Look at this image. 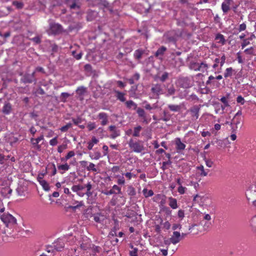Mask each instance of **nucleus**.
Here are the masks:
<instances>
[{"label": "nucleus", "mask_w": 256, "mask_h": 256, "mask_svg": "<svg viewBox=\"0 0 256 256\" xmlns=\"http://www.w3.org/2000/svg\"><path fill=\"white\" fill-rule=\"evenodd\" d=\"M200 108V106L195 105L191 108L190 110V112L192 116L196 120L198 119L199 116V112Z\"/></svg>", "instance_id": "nucleus-16"}, {"label": "nucleus", "mask_w": 256, "mask_h": 256, "mask_svg": "<svg viewBox=\"0 0 256 256\" xmlns=\"http://www.w3.org/2000/svg\"><path fill=\"white\" fill-rule=\"evenodd\" d=\"M136 112L138 113V116L140 118H146V114L144 110L140 108H136Z\"/></svg>", "instance_id": "nucleus-47"}, {"label": "nucleus", "mask_w": 256, "mask_h": 256, "mask_svg": "<svg viewBox=\"0 0 256 256\" xmlns=\"http://www.w3.org/2000/svg\"><path fill=\"white\" fill-rule=\"evenodd\" d=\"M190 68L196 71H200V64L196 62H191L190 65Z\"/></svg>", "instance_id": "nucleus-33"}, {"label": "nucleus", "mask_w": 256, "mask_h": 256, "mask_svg": "<svg viewBox=\"0 0 256 256\" xmlns=\"http://www.w3.org/2000/svg\"><path fill=\"white\" fill-rule=\"evenodd\" d=\"M66 4L70 10H78L82 2V0H66Z\"/></svg>", "instance_id": "nucleus-7"}, {"label": "nucleus", "mask_w": 256, "mask_h": 256, "mask_svg": "<svg viewBox=\"0 0 256 256\" xmlns=\"http://www.w3.org/2000/svg\"><path fill=\"white\" fill-rule=\"evenodd\" d=\"M5 10H6V12L2 15V16H8L12 10V8L10 6L3 8V10L4 11Z\"/></svg>", "instance_id": "nucleus-60"}, {"label": "nucleus", "mask_w": 256, "mask_h": 256, "mask_svg": "<svg viewBox=\"0 0 256 256\" xmlns=\"http://www.w3.org/2000/svg\"><path fill=\"white\" fill-rule=\"evenodd\" d=\"M240 118L234 117L232 122H230V125H235L238 126L240 123Z\"/></svg>", "instance_id": "nucleus-50"}, {"label": "nucleus", "mask_w": 256, "mask_h": 256, "mask_svg": "<svg viewBox=\"0 0 256 256\" xmlns=\"http://www.w3.org/2000/svg\"><path fill=\"white\" fill-rule=\"evenodd\" d=\"M250 226L252 227H256V215L252 218L250 220Z\"/></svg>", "instance_id": "nucleus-63"}, {"label": "nucleus", "mask_w": 256, "mask_h": 256, "mask_svg": "<svg viewBox=\"0 0 256 256\" xmlns=\"http://www.w3.org/2000/svg\"><path fill=\"white\" fill-rule=\"evenodd\" d=\"M166 50V48L165 46H162L156 52L155 56L158 57L159 56H162Z\"/></svg>", "instance_id": "nucleus-35"}, {"label": "nucleus", "mask_w": 256, "mask_h": 256, "mask_svg": "<svg viewBox=\"0 0 256 256\" xmlns=\"http://www.w3.org/2000/svg\"><path fill=\"white\" fill-rule=\"evenodd\" d=\"M111 7L112 10V16H118L120 10L122 8L120 0H115L112 4H111Z\"/></svg>", "instance_id": "nucleus-8"}, {"label": "nucleus", "mask_w": 256, "mask_h": 256, "mask_svg": "<svg viewBox=\"0 0 256 256\" xmlns=\"http://www.w3.org/2000/svg\"><path fill=\"white\" fill-rule=\"evenodd\" d=\"M84 70L86 72V75L88 76L90 73H92L94 70L90 64H86L84 66Z\"/></svg>", "instance_id": "nucleus-42"}, {"label": "nucleus", "mask_w": 256, "mask_h": 256, "mask_svg": "<svg viewBox=\"0 0 256 256\" xmlns=\"http://www.w3.org/2000/svg\"><path fill=\"white\" fill-rule=\"evenodd\" d=\"M166 197L165 195H164V198H161L160 202H158L159 206L160 209L163 208L164 207H166Z\"/></svg>", "instance_id": "nucleus-44"}, {"label": "nucleus", "mask_w": 256, "mask_h": 256, "mask_svg": "<svg viewBox=\"0 0 256 256\" xmlns=\"http://www.w3.org/2000/svg\"><path fill=\"white\" fill-rule=\"evenodd\" d=\"M160 210L164 212L167 216H170L172 214V210L168 206L164 207L160 209Z\"/></svg>", "instance_id": "nucleus-55"}, {"label": "nucleus", "mask_w": 256, "mask_h": 256, "mask_svg": "<svg viewBox=\"0 0 256 256\" xmlns=\"http://www.w3.org/2000/svg\"><path fill=\"white\" fill-rule=\"evenodd\" d=\"M92 6H98L100 8L103 10L105 12L108 10L112 16V8L111 7V4H110L106 0H92Z\"/></svg>", "instance_id": "nucleus-2"}, {"label": "nucleus", "mask_w": 256, "mask_h": 256, "mask_svg": "<svg viewBox=\"0 0 256 256\" xmlns=\"http://www.w3.org/2000/svg\"><path fill=\"white\" fill-rule=\"evenodd\" d=\"M130 148L136 152H141L144 150V147L141 142H134L132 139H130L128 142Z\"/></svg>", "instance_id": "nucleus-6"}, {"label": "nucleus", "mask_w": 256, "mask_h": 256, "mask_svg": "<svg viewBox=\"0 0 256 256\" xmlns=\"http://www.w3.org/2000/svg\"><path fill=\"white\" fill-rule=\"evenodd\" d=\"M172 163V162L170 161V160H168V161L162 162V166L161 168L163 171L165 170L166 168V166L167 165H170Z\"/></svg>", "instance_id": "nucleus-58"}, {"label": "nucleus", "mask_w": 256, "mask_h": 256, "mask_svg": "<svg viewBox=\"0 0 256 256\" xmlns=\"http://www.w3.org/2000/svg\"><path fill=\"white\" fill-rule=\"evenodd\" d=\"M115 93L116 94V98L117 100H118L122 102H124L126 101L124 93L118 90H116Z\"/></svg>", "instance_id": "nucleus-26"}, {"label": "nucleus", "mask_w": 256, "mask_h": 256, "mask_svg": "<svg viewBox=\"0 0 256 256\" xmlns=\"http://www.w3.org/2000/svg\"><path fill=\"white\" fill-rule=\"evenodd\" d=\"M216 39L217 40H219V42L224 44L226 42V40L224 39V36L220 34H218L216 35Z\"/></svg>", "instance_id": "nucleus-48"}, {"label": "nucleus", "mask_w": 256, "mask_h": 256, "mask_svg": "<svg viewBox=\"0 0 256 256\" xmlns=\"http://www.w3.org/2000/svg\"><path fill=\"white\" fill-rule=\"evenodd\" d=\"M232 0H224L222 4V9L224 13H226L230 9V3Z\"/></svg>", "instance_id": "nucleus-22"}, {"label": "nucleus", "mask_w": 256, "mask_h": 256, "mask_svg": "<svg viewBox=\"0 0 256 256\" xmlns=\"http://www.w3.org/2000/svg\"><path fill=\"white\" fill-rule=\"evenodd\" d=\"M51 0H38V4H40V6L38 7L36 4L32 6L33 8L38 11H43L46 8V4L50 2Z\"/></svg>", "instance_id": "nucleus-11"}, {"label": "nucleus", "mask_w": 256, "mask_h": 256, "mask_svg": "<svg viewBox=\"0 0 256 256\" xmlns=\"http://www.w3.org/2000/svg\"><path fill=\"white\" fill-rule=\"evenodd\" d=\"M169 74L168 72H164L160 76H158L157 78L161 82H164L168 78Z\"/></svg>", "instance_id": "nucleus-37"}, {"label": "nucleus", "mask_w": 256, "mask_h": 256, "mask_svg": "<svg viewBox=\"0 0 256 256\" xmlns=\"http://www.w3.org/2000/svg\"><path fill=\"white\" fill-rule=\"evenodd\" d=\"M197 169L200 170V175L201 176H206L208 175V173L209 172L208 170H204V167L203 166L200 165V166H198L197 167Z\"/></svg>", "instance_id": "nucleus-41"}, {"label": "nucleus", "mask_w": 256, "mask_h": 256, "mask_svg": "<svg viewBox=\"0 0 256 256\" xmlns=\"http://www.w3.org/2000/svg\"><path fill=\"white\" fill-rule=\"evenodd\" d=\"M176 148L177 152L181 153L182 150H184L186 144L181 142L180 138H177L175 140Z\"/></svg>", "instance_id": "nucleus-15"}, {"label": "nucleus", "mask_w": 256, "mask_h": 256, "mask_svg": "<svg viewBox=\"0 0 256 256\" xmlns=\"http://www.w3.org/2000/svg\"><path fill=\"white\" fill-rule=\"evenodd\" d=\"M38 181L45 190L48 191L50 190L49 184L46 181L42 179L41 177L38 178Z\"/></svg>", "instance_id": "nucleus-25"}, {"label": "nucleus", "mask_w": 256, "mask_h": 256, "mask_svg": "<svg viewBox=\"0 0 256 256\" xmlns=\"http://www.w3.org/2000/svg\"><path fill=\"white\" fill-rule=\"evenodd\" d=\"M76 203L78 204L76 206H70L68 207V208L72 209V210H75L76 208H78L82 206H84V203H83L82 201H81L80 202L77 201L76 202Z\"/></svg>", "instance_id": "nucleus-45"}, {"label": "nucleus", "mask_w": 256, "mask_h": 256, "mask_svg": "<svg viewBox=\"0 0 256 256\" xmlns=\"http://www.w3.org/2000/svg\"><path fill=\"white\" fill-rule=\"evenodd\" d=\"M48 23L49 28L46 30V32L49 35H58L63 32L62 27L60 24L54 22L51 20H49Z\"/></svg>", "instance_id": "nucleus-1"}, {"label": "nucleus", "mask_w": 256, "mask_h": 256, "mask_svg": "<svg viewBox=\"0 0 256 256\" xmlns=\"http://www.w3.org/2000/svg\"><path fill=\"white\" fill-rule=\"evenodd\" d=\"M12 5L14 6L17 9L21 10L24 6V4L22 2L14 0L12 2Z\"/></svg>", "instance_id": "nucleus-36"}, {"label": "nucleus", "mask_w": 256, "mask_h": 256, "mask_svg": "<svg viewBox=\"0 0 256 256\" xmlns=\"http://www.w3.org/2000/svg\"><path fill=\"white\" fill-rule=\"evenodd\" d=\"M127 192L130 196H134L136 195V191L135 188L132 186H129L128 187Z\"/></svg>", "instance_id": "nucleus-38"}, {"label": "nucleus", "mask_w": 256, "mask_h": 256, "mask_svg": "<svg viewBox=\"0 0 256 256\" xmlns=\"http://www.w3.org/2000/svg\"><path fill=\"white\" fill-rule=\"evenodd\" d=\"M98 16V12L95 10H90L87 12L86 20L88 21L94 20Z\"/></svg>", "instance_id": "nucleus-18"}, {"label": "nucleus", "mask_w": 256, "mask_h": 256, "mask_svg": "<svg viewBox=\"0 0 256 256\" xmlns=\"http://www.w3.org/2000/svg\"><path fill=\"white\" fill-rule=\"evenodd\" d=\"M181 240V234L180 232L174 231L172 237L170 238L171 243L176 244L179 242Z\"/></svg>", "instance_id": "nucleus-13"}, {"label": "nucleus", "mask_w": 256, "mask_h": 256, "mask_svg": "<svg viewBox=\"0 0 256 256\" xmlns=\"http://www.w3.org/2000/svg\"><path fill=\"white\" fill-rule=\"evenodd\" d=\"M12 111V106L10 103H6L2 110V112L5 114H9Z\"/></svg>", "instance_id": "nucleus-24"}, {"label": "nucleus", "mask_w": 256, "mask_h": 256, "mask_svg": "<svg viewBox=\"0 0 256 256\" xmlns=\"http://www.w3.org/2000/svg\"><path fill=\"white\" fill-rule=\"evenodd\" d=\"M121 188L120 187L116 185H114L112 186V188L108 191L105 192H104L106 195H110L114 194H121Z\"/></svg>", "instance_id": "nucleus-19"}, {"label": "nucleus", "mask_w": 256, "mask_h": 256, "mask_svg": "<svg viewBox=\"0 0 256 256\" xmlns=\"http://www.w3.org/2000/svg\"><path fill=\"white\" fill-rule=\"evenodd\" d=\"M246 196L248 200L252 199L256 196V182L250 185L247 190Z\"/></svg>", "instance_id": "nucleus-10"}, {"label": "nucleus", "mask_w": 256, "mask_h": 256, "mask_svg": "<svg viewBox=\"0 0 256 256\" xmlns=\"http://www.w3.org/2000/svg\"><path fill=\"white\" fill-rule=\"evenodd\" d=\"M220 100L223 103V104H224V105H221L220 106V108H222V114H223L224 112V110L225 109L226 107L229 106L230 104H228V100H226V98L225 96L222 97L220 98Z\"/></svg>", "instance_id": "nucleus-32"}, {"label": "nucleus", "mask_w": 256, "mask_h": 256, "mask_svg": "<svg viewBox=\"0 0 256 256\" xmlns=\"http://www.w3.org/2000/svg\"><path fill=\"white\" fill-rule=\"evenodd\" d=\"M112 134L110 135V138L112 139L116 138L117 136H120V130H116L112 132Z\"/></svg>", "instance_id": "nucleus-54"}, {"label": "nucleus", "mask_w": 256, "mask_h": 256, "mask_svg": "<svg viewBox=\"0 0 256 256\" xmlns=\"http://www.w3.org/2000/svg\"><path fill=\"white\" fill-rule=\"evenodd\" d=\"M164 198V194H158L156 195L152 198V200L154 202H156L158 204L161 198Z\"/></svg>", "instance_id": "nucleus-53"}, {"label": "nucleus", "mask_w": 256, "mask_h": 256, "mask_svg": "<svg viewBox=\"0 0 256 256\" xmlns=\"http://www.w3.org/2000/svg\"><path fill=\"white\" fill-rule=\"evenodd\" d=\"M58 168L59 170L67 171L70 169V167L67 163H65L64 164L58 166Z\"/></svg>", "instance_id": "nucleus-46"}, {"label": "nucleus", "mask_w": 256, "mask_h": 256, "mask_svg": "<svg viewBox=\"0 0 256 256\" xmlns=\"http://www.w3.org/2000/svg\"><path fill=\"white\" fill-rule=\"evenodd\" d=\"M138 249L136 248H134L133 250L130 252V256H138Z\"/></svg>", "instance_id": "nucleus-64"}, {"label": "nucleus", "mask_w": 256, "mask_h": 256, "mask_svg": "<svg viewBox=\"0 0 256 256\" xmlns=\"http://www.w3.org/2000/svg\"><path fill=\"white\" fill-rule=\"evenodd\" d=\"M232 72L233 69L232 68H227L226 70V72H224V78H226L228 77L231 76H232Z\"/></svg>", "instance_id": "nucleus-49"}, {"label": "nucleus", "mask_w": 256, "mask_h": 256, "mask_svg": "<svg viewBox=\"0 0 256 256\" xmlns=\"http://www.w3.org/2000/svg\"><path fill=\"white\" fill-rule=\"evenodd\" d=\"M168 108L172 112H180L182 109V106L176 104H168Z\"/></svg>", "instance_id": "nucleus-29"}, {"label": "nucleus", "mask_w": 256, "mask_h": 256, "mask_svg": "<svg viewBox=\"0 0 256 256\" xmlns=\"http://www.w3.org/2000/svg\"><path fill=\"white\" fill-rule=\"evenodd\" d=\"M163 116L160 119L164 122H168L170 120L171 115L166 111L164 110L163 112Z\"/></svg>", "instance_id": "nucleus-39"}, {"label": "nucleus", "mask_w": 256, "mask_h": 256, "mask_svg": "<svg viewBox=\"0 0 256 256\" xmlns=\"http://www.w3.org/2000/svg\"><path fill=\"white\" fill-rule=\"evenodd\" d=\"M142 130V127L140 126H138L134 128V133L132 134L133 136L138 137L140 136V132Z\"/></svg>", "instance_id": "nucleus-40"}, {"label": "nucleus", "mask_w": 256, "mask_h": 256, "mask_svg": "<svg viewBox=\"0 0 256 256\" xmlns=\"http://www.w3.org/2000/svg\"><path fill=\"white\" fill-rule=\"evenodd\" d=\"M176 85L183 88H188L193 86V81L188 77H180L176 82Z\"/></svg>", "instance_id": "nucleus-3"}, {"label": "nucleus", "mask_w": 256, "mask_h": 256, "mask_svg": "<svg viewBox=\"0 0 256 256\" xmlns=\"http://www.w3.org/2000/svg\"><path fill=\"white\" fill-rule=\"evenodd\" d=\"M0 219L6 226L12 228L16 224V220L10 214H4L0 216Z\"/></svg>", "instance_id": "nucleus-4"}, {"label": "nucleus", "mask_w": 256, "mask_h": 256, "mask_svg": "<svg viewBox=\"0 0 256 256\" xmlns=\"http://www.w3.org/2000/svg\"><path fill=\"white\" fill-rule=\"evenodd\" d=\"M200 71L204 72V70H206L208 68V65L207 64L202 62L200 64Z\"/></svg>", "instance_id": "nucleus-59"}, {"label": "nucleus", "mask_w": 256, "mask_h": 256, "mask_svg": "<svg viewBox=\"0 0 256 256\" xmlns=\"http://www.w3.org/2000/svg\"><path fill=\"white\" fill-rule=\"evenodd\" d=\"M56 252H61L64 247V242L62 239L58 238L52 244Z\"/></svg>", "instance_id": "nucleus-14"}, {"label": "nucleus", "mask_w": 256, "mask_h": 256, "mask_svg": "<svg viewBox=\"0 0 256 256\" xmlns=\"http://www.w3.org/2000/svg\"><path fill=\"white\" fill-rule=\"evenodd\" d=\"M72 54L76 59L78 60H80L82 56V52H80L77 53L76 50H73L72 52Z\"/></svg>", "instance_id": "nucleus-51"}, {"label": "nucleus", "mask_w": 256, "mask_h": 256, "mask_svg": "<svg viewBox=\"0 0 256 256\" xmlns=\"http://www.w3.org/2000/svg\"><path fill=\"white\" fill-rule=\"evenodd\" d=\"M87 127L88 129V130L91 131L96 128V124L95 122H89L88 124Z\"/></svg>", "instance_id": "nucleus-57"}, {"label": "nucleus", "mask_w": 256, "mask_h": 256, "mask_svg": "<svg viewBox=\"0 0 256 256\" xmlns=\"http://www.w3.org/2000/svg\"><path fill=\"white\" fill-rule=\"evenodd\" d=\"M86 170L88 171H92L96 172L97 171L96 168H95V164L93 163L90 162L89 166H87Z\"/></svg>", "instance_id": "nucleus-52"}, {"label": "nucleus", "mask_w": 256, "mask_h": 256, "mask_svg": "<svg viewBox=\"0 0 256 256\" xmlns=\"http://www.w3.org/2000/svg\"><path fill=\"white\" fill-rule=\"evenodd\" d=\"M70 96L71 94L68 92H62L60 96V102H66L68 98Z\"/></svg>", "instance_id": "nucleus-31"}, {"label": "nucleus", "mask_w": 256, "mask_h": 256, "mask_svg": "<svg viewBox=\"0 0 256 256\" xmlns=\"http://www.w3.org/2000/svg\"><path fill=\"white\" fill-rule=\"evenodd\" d=\"M85 188H86V192L84 193L88 198L91 196L92 195V192L91 191L92 188V185L90 182H88L87 184H84Z\"/></svg>", "instance_id": "nucleus-28"}, {"label": "nucleus", "mask_w": 256, "mask_h": 256, "mask_svg": "<svg viewBox=\"0 0 256 256\" xmlns=\"http://www.w3.org/2000/svg\"><path fill=\"white\" fill-rule=\"evenodd\" d=\"M244 52L246 54L255 55L254 52V48L252 47H250L249 48H246L244 50Z\"/></svg>", "instance_id": "nucleus-62"}, {"label": "nucleus", "mask_w": 256, "mask_h": 256, "mask_svg": "<svg viewBox=\"0 0 256 256\" xmlns=\"http://www.w3.org/2000/svg\"><path fill=\"white\" fill-rule=\"evenodd\" d=\"M125 104L126 108L128 109L133 108L134 110H136L137 108V104L132 100L126 102Z\"/></svg>", "instance_id": "nucleus-30"}, {"label": "nucleus", "mask_w": 256, "mask_h": 256, "mask_svg": "<svg viewBox=\"0 0 256 256\" xmlns=\"http://www.w3.org/2000/svg\"><path fill=\"white\" fill-rule=\"evenodd\" d=\"M166 90L167 94H166V96H167L174 94L176 90L172 84L169 88L168 87Z\"/></svg>", "instance_id": "nucleus-34"}, {"label": "nucleus", "mask_w": 256, "mask_h": 256, "mask_svg": "<svg viewBox=\"0 0 256 256\" xmlns=\"http://www.w3.org/2000/svg\"><path fill=\"white\" fill-rule=\"evenodd\" d=\"M151 92L156 96V98H158L160 95L164 94L162 86L160 84H153L151 88Z\"/></svg>", "instance_id": "nucleus-9"}, {"label": "nucleus", "mask_w": 256, "mask_h": 256, "mask_svg": "<svg viewBox=\"0 0 256 256\" xmlns=\"http://www.w3.org/2000/svg\"><path fill=\"white\" fill-rule=\"evenodd\" d=\"M54 248V246L53 244L52 246H48L46 248L47 252L48 253H50V252L54 253L55 252H56V249Z\"/></svg>", "instance_id": "nucleus-61"}, {"label": "nucleus", "mask_w": 256, "mask_h": 256, "mask_svg": "<svg viewBox=\"0 0 256 256\" xmlns=\"http://www.w3.org/2000/svg\"><path fill=\"white\" fill-rule=\"evenodd\" d=\"M86 90V88L84 86H80L77 88L76 90V93L78 95V98L82 100L84 99L83 96Z\"/></svg>", "instance_id": "nucleus-21"}, {"label": "nucleus", "mask_w": 256, "mask_h": 256, "mask_svg": "<svg viewBox=\"0 0 256 256\" xmlns=\"http://www.w3.org/2000/svg\"><path fill=\"white\" fill-rule=\"evenodd\" d=\"M44 139L43 135H41L40 136L36 138H30V142L34 147L36 148L38 150H40V146L38 145V144L40 142Z\"/></svg>", "instance_id": "nucleus-20"}, {"label": "nucleus", "mask_w": 256, "mask_h": 256, "mask_svg": "<svg viewBox=\"0 0 256 256\" xmlns=\"http://www.w3.org/2000/svg\"><path fill=\"white\" fill-rule=\"evenodd\" d=\"M108 116L107 114L104 112H101L98 115V118L102 120L101 124L105 126L108 123Z\"/></svg>", "instance_id": "nucleus-17"}, {"label": "nucleus", "mask_w": 256, "mask_h": 256, "mask_svg": "<svg viewBox=\"0 0 256 256\" xmlns=\"http://www.w3.org/2000/svg\"><path fill=\"white\" fill-rule=\"evenodd\" d=\"M144 50L142 49H138L135 50L134 56L135 59L137 60H140L142 57V54H144Z\"/></svg>", "instance_id": "nucleus-27"}, {"label": "nucleus", "mask_w": 256, "mask_h": 256, "mask_svg": "<svg viewBox=\"0 0 256 256\" xmlns=\"http://www.w3.org/2000/svg\"><path fill=\"white\" fill-rule=\"evenodd\" d=\"M72 121L76 125H78L82 122V118L80 116H78L76 118H72Z\"/></svg>", "instance_id": "nucleus-56"}, {"label": "nucleus", "mask_w": 256, "mask_h": 256, "mask_svg": "<svg viewBox=\"0 0 256 256\" xmlns=\"http://www.w3.org/2000/svg\"><path fill=\"white\" fill-rule=\"evenodd\" d=\"M142 192L146 198H148L154 195V192L151 190H148L146 188H144L142 190Z\"/></svg>", "instance_id": "nucleus-43"}, {"label": "nucleus", "mask_w": 256, "mask_h": 256, "mask_svg": "<svg viewBox=\"0 0 256 256\" xmlns=\"http://www.w3.org/2000/svg\"><path fill=\"white\" fill-rule=\"evenodd\" d=\"M84 188H85L84 185L81 184L74 185L72 188V190L76 192L77 194L81 197L84 196V193L82 192Z\"/></svg>", "instance_id": "nucleus-12"}, {"label": "nucleus", "mask_w": 256, "mask_h": 256, "mask_svg": "<svg viewBox=\"0 0 256 256\" xmlns=\"http://www.w3.org/2000/svg\"><path fill=\"white\" fill-rule=\"evenodd\" d=\"M36 72H33L32 74L25 73L21 74L22 78L20 80V82L24 84H32V82H36V78L35 76Z\"/></svg>", "instance_id": "nucleus-5"}, {"label": "nucleus", "mask_w": 256, "mask_h": 256, "mask_svg": "<svg viewBox=\"0 0 256 256\" xmlns=\"http://www.w3.org/2000/svg\"><path fill=\"white\" fill-rule=\"evenodd\" d=\"M168 205L172 209H176L178 208L177 200L172 197H168Z\"/></svg>", "instance_id": "nucleus-23"}]
</instances>
